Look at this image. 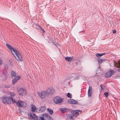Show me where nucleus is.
I'll list each match as a JSON object with an SVG mask.
<instances>
[{
    "label": "nucleus",
    "mask_w": 120,
    "mask_h": 120,
    "mask_svg": "<svg viewBox=\"0 0 120 120\" xmlns=\"http://www.w3.org/2000/svg\"><path fill=\"white\" fill-rule=\"evenodd\" d=\"M6 45V46L11 51V53L17 60L19 61H22L23 59L20 52L7 43Z\"/></svg>",
    "instance_id": "obj_1"
},
{
    "label": "nucleus",
    "mask_w": 120,
    "mask_h": 120,
    "mask_svg": "<svg viewBox=\"0 0 120 120\" xmlns=\"http://www.w3.org/2000/svg\"><path fill=\"white\" fill-rule=\"evenodd\" d=\"M60 110L61 111V112H82V111L79 110H74L71 109L67 108H61L60 109Z\"/></svg>",
    "instance_id": "obj_2"
},
{
    "label": "nucleus",
    "mask_w": 120,
    "mask_h": 120,
    "mask_svg": "<svg viewBox=\"0 0 120 120\" xmlns=\"http://www.w3.org/2000/svg\"><path fill=\"white\" fill-rule=\"evenodd\" d=\"M37 94L39 96L41 99H44L49 95L46 90H43L41 92H38Z\"/></svg>",
    "instance_id": "obj_3"
},
{
    "label": "nucleus",
    "mask_w": 120,
    "mask_h": 120,
    "mask_svg": "<svg viewBox=\"0 0 120 120\" xmlns=\"http://www.w3.org/2000/svg\"><path fill=\"white\" fill-rule=\"evenodd\" d=\"M16 104L18 106L23 108H26L27 105L26 102L19 100L16 102Z\"/></svg>",
    "instance_id": "obj_4"
},
{
    "label": "nucleus",
    "mask_w": 120,
    "mask_h": 120,
    "mask_svg": "<svg viewBox=\"0 0 120 120\" xmlns=\"http://www.w3.org/2000/svg\"><path fill=\"white\" fill-rule=\"evenodd\" d=\"M46 91L48 95H53L55 94V89L51 87L48 88Z\"/></svg>",
    "instance_id": "obj_5"
},
{
    "label": "nucleus",
    "mask_w": 120,
    "mask_h": 120,
    "mask_svg": "<svg viewBox=\"0 0 120 120\" xmlns=\"http://www.w3.org/2000/svg\"><path fill=\"white\" fill-rule=\"evenodd\" d=\"M53 100L54 102L56 104L61 103L62 101V98L58 96H57L54 98Z\"/></svg>",
    "instance_id": "obj_6"
},
{
    "label": "nucleus",
    "mask_w": 120,
    "mask_h": 120,
    "mask_svg": "<svg viewBox=\"0 0 120 120\" xmlns=\"http://www.w3.org/2000/svg\"><path fill=\"white\" fill-rule=\"evenodd\" d=\"M3 102L4 104H9L11 102V99H10V97H4L2 98Z\"/></svg>",
    "instance_id": "obj_7"
},
{
    "label": "nucleus",
    "mask_w": 120,
    "mask_h": 120,
    "mask_svg": "<svg viewBox=\"0 0 120 120\" xmlns=\"http://www.w3.org/2000/svg\"><path fill=\"white\" fill-rule=\"evenodd\" d=\"M114 73L115 71L113 70L109 71L105 74V77L106 78H110L111 76Z\"/></svg>",
    "instance_id": "obj_8"
},
{
    "label": "nucleus",
    "mask_w": 120,
    "mask_h": 120,
    "mask_svg": "<svg viewBox=\"0 0 120 120\" xmlns=\"http://www.w3.org/2000/svg\"><path fill=\"white\" fill-rule=\"evenodd\" d=\"M33 113H29L28 114L29 119H32L35 120H38L37 116L35 114Z\"/></svg>",
    "instance_id": "obj_9"
},
{
    "label": "nucleus",
    "mask_w": 120,
    "mask_h": 120,
    "mask_svg": "<svg viewBox=\"0 0 120 120\" xmlns=\"http://www.w3.org/2000/svg\"><path fill=\"white\" fill-rule=\"evenodd\" d=\"M53 113H49V114H48L47 113H45L43 114L42 115L46 117V118L49 120H52V119L50 115H52Z\"/></svg>",
    "instance_id": "obj_10"
},
{
    "label": "nucleus",
    "mask_w": 120,
    "mask_h": 120,
    "mask_svg": "<svg viewBox=\"0 0 120 120\" xmlns=\"http://www.w3.org/2000/svg\"><path fill=\"white\" fill-rule=\"evenodd\" d=\"M31 108L32 111L33 112H39L38 108H36V106L33 105H31Z\"/></svg>",
    "instance_id": "obj_11"
},
{
    "label": "nucleus",
    "mask_w": 120,
    "mask_h": 120,
    "mask_svg": "<svg viewBox=\"0 0 120 120\" xmlns=\"http://www.w3.org/2000/svg\"><path fill=\"white\" fill-rule=\"evenodd\" d=\"M18 92L20 95L22 96L24 93L26 94V90L23 88H21L18 90Z\"/></svg>",
    "instance_id": "obj_12"
},
{
    "label": "nucleus",
    "mask_w": 120,
    "mask_h": 120,
    "mask_svg": "<svg viewBox=\"0 0 120 120\" xmlns=\"http://www.w3.org/2000/svg\"><path fill=\"white\" fill-rule=\"evenodd\" d=\"M20 77L19 75H18L15 77L12 80L13 84H14L20 79Z\"/></svg>",
    "instance_id": "obj_13"
},
{
    "label": "nucleus",
    "mask_w": 120,
    "mask_h": 120,
    "mask_svg": "<svg viewBox=\"0 0 120 120\" xmlns=\"http://www.w3.org/2000/svg\"><path fill=\"white\" fill-rule=\"evenodd\" d=\"M68 101L70 104H75L77 103V101L72 99H69Z\"/></svg>",
    "instance_id": "obj_14"
},
{
    "label": "nucleus",
    "mask_w": 120,
    "mask_h": 120,
    "mask_svg": "<svg viewBox=\"0 0 120 120\" xmlns=\"http://www.w3.org/2000/svg\"><path fill=\"white\" fill-rule=\"evenodd\" d=\"M92 88L91 86H89L88 90V94L89 97H90L91 96L92 94Z\"/></svg>",
    "instance_id": "obj_15"
},
{
    "label": "nucleus",
    "mask_w": 120,
    "mask_h": 120,
    "mask_svg": "<svg viewBox=\"0 0 120 120\" xmlns=\"http://www.w3.org/2000/svg\"><path fill=\"white\" fill-rule=\"evenodd\" d=\"M38 110L39 112H44L46 109V107L45 106L41 107L40 108L38 109Z\"/></svg>",
    "instance_id": "obj_16"
},
{
    "label": "nucleus",
    "mask_w": 120,
    "mask_h": 120,
    "mask_svg": "<svg viewBox=\"0 0 120 120\" xmlns=\"http://www.w3.org/2000/svg\"><path fill=\"white\" fill-rule=\"evenodd\" d=\"M65 59L68 62L71 61L74 59V56H72L70 57H66L65 58Z\"/></svg>",
    "instance_id": "obj_17"
},
{
    "label": "nucleus",
    "mask_w": 120,
    "mask_h": 120,
    "mask_svg": "<svg viewBox=\"0 0 120 120\" xmlns=\"http://www.w3.org/2000/svg\"><path fill=\"white\" fill-rule=\"evenodd\" d=\"M74 117V115H73V113L69 114L67 116V119L70 120L73 119Z\"/></svg>",
    "instance_id": "obj_18"
},
{
    "label": "nucleus",
    "mask_w": 120,
    "mask_h": 120,
    "mask_svg": "<svg viewBox=\"0 0 120 120\" xmlns=\"http://www.w3.org/2000/svg\"><path fill=\"white\" fill-rule=\"evenodd\" d=\"M115 66L118 68L116 69L118 70V72H120V64L119 62L118 63L116 64Z\"/></svg>",
    "instance_id": "obj_19"
},
{
    "label": "nucleus",
    "mask_w": 120,
    "mask_h": 120,
    "mask_svg": "<svg viewBox=\"0 0 120 120\" xmlns=\"http://www.w3.org/2000/svg\"><path fill=\"white\" fill-rule=\"evenodd\" d=\"M3 75L5 76L4 80H5L7 79V72L6 71H3L2 72Z\"/></svg>",
    "instance_id": "obj_20"
},
{
    "label": "nucleus",
    "mask_w": 120,
    "mask_h": 120,
    "mask_svg": "<svg viewBox=\"0 0 120 120\" xmlns=\"http://www.w3.org/2000/svg\"><path fill=\"white\" fill-rule=\"evenodd\" d=\"M106 54L105 52H104L102 54H99V53H97L96 54V56L97 57H100L101 56Z\"/></svg>",
    "instance_id": "obj_21"
},
{
    "label": "nucleus",
    "mask_w": 120,
    "mask_h": 120,
    "mask_svg": "<svg viewBox=\"0 0 120 120\" xmlns=\"http://www.w3.org/2000/svg\"><path fill=\"white\" fill-rule=\"evenodd\" d=\"M39 28H40L41 31L43 32L44 34L45 33V31L44 29H43L39 25H37Z\"/></svg>",
    "instance_id": "obj_22"
},
{
    "label": "nucleus",
    "mask_w": 120,
    "mask_h": 120,
    "mask_svg": "<svg viewBox=\"0 0 120 120\" xmlns=\"http://www.w3.org/2000/svg\"><path fill=\"white\" fill-rule=\"evenodd\" d=\"M11 74L12 76L15 77L16 76V73L13 71H12L11 72Z\"/></svg>",
    "instance_id": "obj_23"
},
{
    "label": "nucleus",
    "mask_w": 120,
    "mask_h": 120,
    "mask_svg": "<svg viewBox=\"0 0 120 120\" xmlns=\"http://www.w3.org/2000/svg\"><path fill=\"white\" fill-rule=\"evenodd\" d=\"M10 99L12 101V102L13 104H14L16 103V101H15L11 97H10Z\"/></svg>",
    "instance_id": "obj_24"
},
{
    "label": "nucleus",
    "mask_w": 120,
    "mask_h": 120,
    "mask_svg": "<svg viewBox=\"0 0 120 120\" xmlns=\"http://www.w3.org/2000/svg\"><path fill=\"white\" fill-rule=\"evenodd\" d=\"M47 110L49 112H53V110L50 108L47 109Z\"/></svg>",
    "instance_id": "obj_25"
},
{
    "label": "nucleus",
    "mask_w": 120,
    "mask_h": 120,
    "mask_svg": "<svg viewBox=\"0 0 120 120\" xmlns=\"http://www.w3.org/2000/svg\"><path fill=\"white\" fill-rule=\"evenodd\" d=\"M10 95L12 97H13L15 95V93L14 92H10Z\"/></svg>",
    "instance_id": "obj_26"
},
{
    "label": "nucleus",
    "mask_w": 120,
    "mask_h": 120,
    "mask_svg": "<svg viewBox=\"0 0 120 120\" xmlns=\"http://www.w3.org/2000/svg\"><path fill=\"white\" fill-rule=\"evenodd\" d=\"M103 61V60L101 58H99L98 59V62L99 63L101 64Z\"/></svg>",
    "instance_id": "obj_27"
},
{
    "label": "nucleus",
    "mask_w": 120,
    "mask_h": 120,
    "mask_svg": "<svg viewBox=\"0 0 120 120\" xmlns=\"http://www.w3.org/2000/svg\"><path fill=\"white\" fill-rule=\"evenodd\" d=\"M104 94L105 97L107 98L108 95V93L107 92H105L104 93Z\"/></svg>",
    "instance_id": "obj_28"
},
{
    "label": "nucleus",
    "mask_w": 120,
    "mask_h": 120,
    "mask_svg": "<svg viewBox=\"0 0 120 120\" xmlns=\"http://www.w3.org/2000/svg\"><path fill=\"white\" fill-rule=\"evenodd\" d=\"M67 97L70 98H71V95L70 93H68L67 95Z\"/></svg>",
    "instance_id": "obj_29"
},
{
    "label": "nucleus",
    "mask_w": 120,
    "mask_h": 120,
    "mask_svg": "<svg viewBox=\"0 0 120 120\" xmlns=\"http://www.w3.org/2000/svg\"><path fill=\"white\" fill-rule=\"evenodd\" d=\"M4 86L6 88H9L10 87V86L9 85L5 84L4 85Z\"/></svg>",
    "instance_id": "obj_30"
},
{
    "label": "nucleus",
    "mask_w": 120,
    "mask_h": 120,
    "mask_svg": "<svg viewBox=\"0 0 120 120\" xmlns=\"http://www.w3.org/2000/svg\"><path fill=\"white\" fill-rule=\"evenodd\" d=\"M74 116L77 117V116H78L79 115V113H73Z\"/></svg>",
    "instance_id": "obj_31"
},
{
    "label": "nucleus",
    "mask_w": 120,
    "mask_h": 120,
    "mask_svg": "<svg viewBox=\"0 0 120 120\" xmlns=\"http://www.w3.org/2000/svg\"><path fill=\"white\" fill-rule=\"evenodd\" d=\"M40 119L41 120H45L44 117L43 116L40 117Z\"/></svg>",
    "instance_id": "obj_32"
},
{
    "label": "nucleus",
    "mask_w": 120,
    "mask_h": 120,
    "mask_svg": "<svg viewBox=\"0 0 120 120\" xmlns=\"http://www.w3.org/2000/svg\"><path fill=\"white\" fill-rule=\"evenodd\" d=\"M3 64V62L0 59V65L2 64Z\"/></svg>",
    "instance_id": "obj_33"
},
{
    "label": "nucleus",
    "mask_w": 120,
    "mask_h": 120,
    "mask_svg": "<svg viewBox=\"0 0 120 120\" xmlns=\"http://www.w3.org/2000/svg\"><path fill=\"white\" fill-rule=\"evenodd\" d=\"M116 32V30H113V33L114 34Z\"/></svg>",
    "instance_id": "obj_34"
}]
</instances>
